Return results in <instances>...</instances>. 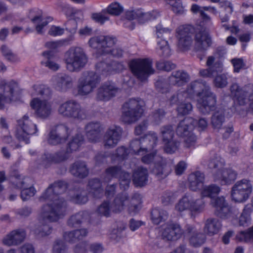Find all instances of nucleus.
Masks as SVG:
<instances>
[{"mask_svg": "<svg viewBox=\"0 0 253 253\" xmlns=\"http://www.w3.org/2000/svg\"><path fill=\"white\" fill-rule=\"evenodd\" d=\"M117 66H121L116 62H112L109 64L104 62L98 63L96 65V70L98 74L107 75L117 69Z\"/></svg>", "mask_w": 253, "mask_h": 253, "instance_id": "58836bf2", "label": "nucleus"}, {"mask_svg": "<svg viewBox=\"0 0 253 253\" xmlns=\"http://www.w3.org/2000/svg\"><path fill=\"white\" fill-rule=\"evenodd\" d=\"M144 101L140 98H131L123 106L121 120L126 124L135 123L144 113Z\"/></svg>", "mask_w": 253, "mask_h": 253, "instance_id": "f03ea898", "label": "nucleus"}, {"mask_svg": "<svg viewBox=\"0 0 253 253\" xmlns=\"http://www.w3.org/2000/svg\"><path fill=\"white\" fill-rule=\"evenodd\" d=\"M192 28L189 26H181L177 29V46L179 50L184 51L190 49L193 43Z\"/></svg>", "mask_w": 253, "mask_h": 253, "instance_id": "4468645a", "label": "nucleus"}, {"mask_svg": "<svg viewBox=\"0 0 253 253\" xmlns=\"http://www.w3.org/2000/svg\"><path fill=\"white\" fill-rule=\"evenodd\" d=\"M158 54L162 57L166 58L171 55V50L168 42L166 40L160 39L157 42Z\"/></svg>", "mask_w": 253, "mask_h": 253, "instance_id": "8fccbe9b", "label": "nucleus"}, {"mask_svg": "<svg viewBox=\"0 0 253 253\" xmlns=\"http://www.w3.org/2000/svg\"><path fill=\"white\" fill-rule=\"evenodd\" d=\"M179 143L175 139H173L164 143V150L169 154L174 153L178 149Z\"/></svg>", "mask_w": 253, "mask_h": 253, "instance_id": "69168bd1", "label": "nucleus"}, {"mask_svg": "<svg viewBox=\"0 0 253 253\" xmlns=\"http://www.w3.org/2000/svg\"><path fill=\"white\" fill-rule=\"evenodd\" d=\"M185 232L189 237L190 244L194 247L201 246L206 241V234L199 231L193 225L187 224L185 227Z\"/></svg>", "mask_w": 253, "mask_h": 253, "instance_id": "4be33fe9", "label": "nucleus"}, {"mask_svg": "<svg viewBox=\"0 0 253 253\" xmlns=\"http://www.w3.org/2000/svg\"><path fill=\"white\" fill-rule=\"evenodd\" d=\"M194 39V49L196 51L206 50L211 44L209 32L202 27L196 29Z\"/></svg>", "mask_w": 253, "mask_h": 253, "instance_id": "6ab92c4d", "label": "nucleus"}, {"mask_svg": "<svg viewBox=\"0 0 253 253\" xmlns=\"http://www.w3.org/2000/svg\"><path fill=\"white\" fill-rule=\"evenodd\" d=\"M43 211V207L42 209V211L41 212V222L42 224V225H41L40 227V228L39 229V234H41V236H46L49 235L51 232V228L50 226L49 225H48L47 223L48 222H54L55 221H50L49 220L44 218L42 216V212Z\"/></svg>", "mask_w": 253, "mask_h": 253, "instance_id": "5fc2aeb1", "label": "nucleus"}, {"mask_svg": "<svg viewBox=\"0 0 253 253\" xmlns=\"http://www.w3.org/2000/svg\"><path fill=\"white\" fill-rule=\"evenodd\" d=\"M211 203L215 208V214L219 217L226 218L230 215L231 208L223 196L212 199Z\"/></svg>", "mask_w": 253, "mask_h": 253, "instance_id": "b1692460", "label": "nucleus"}, {"mask_svg": "<svg viewBox=\"0 0 253 253\" xmlns=\"http://www.w3.org/2000/svg\"><path fill=\"white\" fill-rule=\"evenodd\" d=\"M142 140V145L146 148V152L150 151L156 146L158 141V137L156 133L151 132L146 134Z\"/></svg>", "mask_w": 253, "mask_h": 253, "instance_id": "79ce46f5", "label": "nucleus"}, {"mask_svg": "<svg viewBox=\"0 0 253 253\" xmlns=\"http://www.w3.org/2000/svg\"><path fill=\"white\" fill-rule=\"evenodd\" d=\"M210 87L207 85L205 82H202L200 80H195L190 83L185 91V93L189 98L192 97L194 95H197L198 97L201 96L203 92Z\"/></svg>", "mask_w": 253, "mask_h": 253, "instance_id": "cd10ccee", "label": "nucleus"}, {"mask_svg": "<svg viewBox=\"0 0 253 253\" xmlns=\"http://www.w3.org/2000/svg\"><path fill=\"white\" fill-rule=\"evenodd\" d=\"M26 233L24 230H14L3 239L2 242L4 245L8 246L18 245L23 242Z\"/></svg>", "mask_w": 253, "mask_h": 253, "instance_id": "a878e982", "label": "nucleus"}, {"mask_svg": "<svg viewBox=\"0 0 253 253\" xmlns=\"http://www.w3.org/2000/svg\"><path fill=\"white\" fill-rule=\"evenodd\" d=\"M252 210L250 208L246 207L242 212L239 220L240 226H247L251 222V213Z\"/></svg>", "mask_w": 253, "mask_h": 253, "instance_id": "6e6d98bb", "label": "nucleus"}, {"mask_svg": "<svg viewBox=\"0 0 253 253\" xmlns=\"http://www.w3.org/2000/svg\"><path fill=\"white\" fill-rule=\"evenodd\" d=\"M29 16L31 18V21L34 23L41 22V24H38L36 26V29L38 33L42 34V28L48 24V22L46 20L42 19V11L38 9L31 10Z\"/></svg>", "mask_w": 253, "mask_h": 253, "instance_id": "72a5a7b5", "label": "nucleus"}, {"mask_svg": "<svg viewBox=\"0 0 253 253\" xmlns=\"http://www.w3.org/2000/svg\"><path fill=\"white\" fill-rule=\"evenodd\" d=\"M129 147L130 150L136 155H143L146 153V148H144L142 145L141 139L132 140L130 142Z\"/></svg>", "mask_w": 253, "mask_h": 253, "instance_id": "4d7b16f0", "label": "nucleus"}, {"mask_svg": "<svg viewBox=\"0 0 253 253\" xmlns=\"http://www.w3.org/2000/svg\"><path fill=\"white\" fill-rule=\"evenodd\" d=\"M161 134L164 143L173 140L174 137V130L172 126L167 125L161 128Z\"/></svg>", "mask_w": 253, "mask_h": 253, "instance_id": "864d4df0", "label": "nucleus"}, {"mask_svg": "<svg viewBox=\"0 0 253 253\" xmlns=\"http://www.w3.org/2000/svg\"><path fill=\"white\" fill-rule=\"evenodd\" d=\"M84 142V138L81 133L73 136L68 143L67 152L72 153L79 149Z\"/></svg>", "mask_w": 253, "mask_h": 253, "instance_id": "ea45409f", "label": "nucleus"}, {"mask_svg": "<svg viewBox=\"0 0 253 253\" xmlns=\"http://www.w3.org/2000/svg\"><path fill=\"white\" fill-rule=\"evenodd\" d=\"M88 214L86 212L81 211L72 215L68 220V225L71 227H75L86 220Z\"/></svg>", "mask_w": 253, "mask_h": 253, "instance_id": "37998d69", "label": "nucleus"}, {"mask_svg": "<svg viewBox=\"0 0 253 253\" xmlns=\"http://www.w3.org/2000/svg\"><path fill=\"white\" fill-rule=\"evenodd\" d=\"M205 206L203 198H196L192 195L186 194L175 205V209L179 212L188 210L192 214H199L204 211Z\"/></svg>", "mask_w": 253, "mask_h": 253, "instance_id": "0eeeda50", "label": "nucleus"}, {"mask_svg": "<svg viewBox=\"0 0 253 253\" xmlns=\"http://www.w3.org/2000/svg\"><path fill=\"white\" fill-rule=\"evenodd\" d=\"M100 81L97 74L94 72L84 73L78 81L77 90L79 95H87L97 87Z\"/></svg>", "mask_w": 253, "mask_h": 253, "instance_id": "6e6552de", "label": "nucleus"}, {"mask_svg": "<svg viewBox=\"0 0 253 253\" xmlns=\"http://www.w3.org/2000/svg\"><path fill=\"white\" fill-rule=\"evenodd\" d=\"M42 56L45 61H42L41 64L50 69L56 71L59 68V65L53 61L54 56L51 51H45L42 53Z\"/></svg>", "mask_w": 253, "mask_h": 253, "instance_id": "de8ad7c7", "label": "nucleus"}, {"mask_svg": "<svg viewBox=\"0 0 253 253\" xmlns=\"http://www.w3.org/2000/svg\"><path fill=\"white\" fill-rule=\"evenodd\" d=\"M171 86L169 83V78L168 80H159L155 83V86L157 90L162 93L169 92Z\"/></svg>", "mask_w": 253, "mask_h": 253, "instance_id": "bf43d9fd", "label": "nucleus"}, {"mask_svg": "<svg viewBox=\"0 0 253 253\" xmlns=\"http://www.w3.org/2000/svg\"><path fill=\"white\" fill-rule=\"evenodd\" d=\"M73 81L71 77L67 75H63L58 77L56 85V88L60 91H66L72 87Z\"/></svg>", "mask_w": 253, "mask_h": 253, "instance_id": "e433bc0d", "label": "nucleus"}, {"mask_svg": "<svg viewBox=\"0 0 253 253\" xmlns=\"http://www.w3.org/2000/svg\"><path fill=\"white\" fill-rule=\"evenodd\" d=\"M70 200L76 204H85L88 201L86 192L82 189L72 190L70 193Z\"/></svg>", "mask_w": 253, "mask_h": 253, "instance_id": "c03bdc74", "label": "nucleus"}, {"mask_svg": "<svg viewBox=\"0 0 253 253\" xmlns=\"http://www.w3.org/2000/svg\"><path fill=\"white\" fill-rule=\"evenodd\" d=\"M225 121L224 112L219 109L213 113L211 117V125L214 129L219 130Z\"/></svg>", "mask_w": 253, "mask_h": 253, "instance_id": "4c0bfd02", "label": "nucleus"}, {"mask_svg": "<svg viewBox=\"0 0 253 253\" xmlns=\"http://www.w3.org/2000/svg\"><path fill=\"white\" fill-rule=\"evenodd\" d=\"M113 178H119L121 187L126 190L129 185L131 175L128 172L122 170L120 166H111L105 170L103 180L105 182H109Z\"/></svg>", "mask_w": 253, "mask_h": 253, "instance_id": "9b49d317", "label": "nucleus"}, {"mask_svg": "<svg viewBox=\"0 0 253 253\" xmlns=\"http://www.w3.org/2000/svg\"><path fill=\"white\" fill-rule=\"evenodd\" d=\"M221 228L220 222L216 218H208L205 222L203 232L205 234L213 236L217 234Z\"/></svg>", "mask_w": 253, "mask_h": 253, "instance_id": "7c9ffc66", "label": "nucleus"}, {"mask_svg": "<svg viewBox=\"0 0 253 253\" xmlns=\"http://www.w3.org/2000/svg\"><path fill=\"white\" fill-rule=\"evenodd\" d=\"M111 211L110 203L108 201H104L98 207L96 212L101 216L108 217L110 215Z\"/></svg>", "mask_w": 253, "mask_h": 253, "instance_id": "e2e57ef3", "label": "nucleus"}, {"mask_svg": "<svg viewBox=\"0 0 253 253\" xmlns=\"http://www.w3.org/2000/svg\"><path fill=\"white\" fill-rule=\"evenodd\" d=\"M67 188L66 182L57 181L50 185L40 197L41 201L49 200L52 203L43 206L42 216L50 221H57L64 216L66 212L67 204L58 194L64 192Z\"/></svg>", "mask_w": 253, "mask_h": 253, "instance_id": "f257e3e1", "label": "nucleus"}, {"mask_svg": "<svg viewBox=\"0 0 253 253\" xmlns=\"http://www.w3.org/2000/svg\"><path fill=\"white\" fill-rule=\"evenodd\" d=\"M58 112L63 117L78 121L86 119L88 116L86 109L78 101L73 99L60 104L58 108Z\"/></svg>", "mask_w": 253, "mask_h": 253, "instance_id": "20e7f679", "label": "nucleus"}, {"mask_svg": "<svg viewBox=\"0 0 253 253\" xmlns=\"http://www.w3.org/2000/svg\"><path fill=\"white\" fill-rule=\"evenodd\" d=\"M216 103L215 95L207 88L197 100V107L200 112L208 114L215 108Z\"/></svg>", "mask_w": 253, "mask_h": 253, "instance_id": "ddd939ff", "label": "nucleus"}, {"mask_svg": "<svg viewBox=\"0 0 253 253\" xmlns=\"http://www.w3.org/2000/svg\"><path fill=\"white\" fill-rule=\"evenodd\" d=\"M213 178L221 185H230L237 178V171L231 168H224L221 171H214Z\"/></svg>", "mask_w": 253, "mask_h": 253, "instance_id": "412c9836", "label": "nucleus"}, {"mask_svg": "<svg viewBox=\"0 0 253 253\" xmlns=\"http://www.w3.org/2000/svg\"><path fill=\"white\" fill-rule=\"evenodd\" d=\"M253 186L251 181L243 179L236 182L231 189V195L235 202H243L249 197L252 192Z\"/></svg>", "mask_w": 253, "mask_h": 253, "instance_id": "9d476101", "label": "nucleus"}, {"mask_svg": "<svg viewBox=\"0 0 253 253\" xmlns=\"http://www.w3.org/2000/svg\"><path fill=\"white\" fill-rule=\"evenodd\" d=\"M225 165L224 160L220 156H215L211 159L209 163V167L210 169H212V173L214 171H221L225 168Z\"/></svg>", "mask_w": 253, "mask_h": 253, "instance_id": "3c124183", "label": "nucleus"}, {"mask_svg": "<svg viewBox=\"0 0 253 253\" xmlns=\"http://www.w3.org/2000/svg\"><path fill=\"white\" fill-rule=\"evenodd\" d=\"M105 10L110 15L118 16L123 12L124 8L119 3L115 2L111 3Z\"/></svg>", "mask_w": 253, "mask_h": 253, "instance_id": "13d9d810", "label": "nucleus"}, {"mask_svg": "<svg viewBox=\"0 0 253 253\" xmlns=\"http://www.w3.org/2000/svg\"><path fill=\"white\" fill-rule=\"evenodd\" d=\"M141 203V197L139 194L135 193L130 200L126 193L118 194L115 198L111 207L112 211L118 213L124 209V207L128 205L130 213H136L139 209Z\"/></svg>", "mask_w": 253, "mask_h": 253, "instance_id": "423d86ee", "label": "nucleus"}, {"mask_svg": "<svg viewBox=\"0 0 253 253\" xmlns=\"http://www.w3.org/2000/svg\"><path fill=\"white\" fill-rule=\"evenodd\" d=\"M117 42L115 38L99 36L91 38L88 43L93 49H96L99 52L105 53L110 51L109 48L114 46Z\"/></svg>", "mask_w": 253, "mask_h": 253, "instance_id": "2eb2a0df", "label": "nucleus"}, {"mask_svg": "<svg viewBox=\"0 0 253 253\" xmlns=\"http://www.w3.org/2000/svg\"><path fill=\"white\" fill-rule=\"evenodd\" d=\"M120 91L121 89L115 83L107 82L98 88L96 97L97 100L107 101L116 96Z\"/></svg>", "mask_w": 253, "mask_h": 253, "instance_id": "dca6fc26", "label": "nucleus"}, {"mask_svg": "<svg viewBox=\"0 0 253 253\" xmlns=\"http://www.w3.org/2000/svg\"><path fill=\"white\" fill-rule=\"evenodd\" d=\"M206 66L215 74L221 72L223 70L222 62L214 56H209L207 58Z\"/></svg>", "mask_w": 253, "mask_h": 253, "instance_id": "a18cd8bd", "label": "nucleus"}, {"mask_svg": "<svg viewBox=\"0 0 253 253\" xmlns=\"http://www.w3.org/2000/svg\"><path fill=\"white\" fill-rule=\"evenodd\" d=\"M70 172L75 177L83 178L87 176L88 169L84 162L77 161L72 165Z\"/></svg>", "mask_w": 253, "mask_h": 253, "instance_id": "2f4dec72", "label": "nucleus"}, {"mask_svg": "<svg viewBox=\"0 0 253 253\" xmlns=\"http://www.w3.org/2000/svg\"><path fill=\"white\" fill-rule=\"evenodd\" d=\"M227 79V75L225 74L217 75L214 79V84L217 87H224L228 84Z\"/></svg>", "mask_w": 253, "mask_h": 253, "instance_id": "774afa93", "label": "nucleus"}, {"mask_svg": "<svg viewBox=\"0 0 253 253\" xmlns=\"http://www.w3.org/2000/svg\"><path fill=\"white\" fill-rule=\"evenodd\" d=\"M184 231L177 223H169L163 228L161 236L163 239L166 241H174L180 238Z\"/></svg>", "mask_w": 253, "mask_h": 253, "instance_id": "5701e85b", "label": "nucleus"}, {"mask_svg": "<svg viewBox=\"0 0 253 253\" xmlns=\"http://www.w3.org/2000/svg\"><path fill=\"white\" fill-rule=\"evenodd\" d=\"M33 91L32 92V96L38 95L42 96H48L50 95L49 88L45 85L38 84L33 86Z\"/></svg>", "mask_w": 253, "mask_h": 253, "instance_id": "603ef678", "label": "nucleus"}, {"mask_svg": "<svg viewBox=\"0 0 253 253\" xmlns=\"http://www.w3.org/2000/svg\"><path fill=\"white\" fill-rule=\"evenodd\" d=\"M166 114L163 109H158L154 110L150 116V119L155 123H159L164 119Z\"/></svg>", "mask_w": 253, "mask_h": 253, "instance_id": "338daca9", "label": "nucleus"}, {"mask_svg": "<svg viewBox=\"0 0 253 253\" xmlns=\"http://www.w3.org/2000/svg\"><path fill=\"white\" fill-rule=\"evenodd\" d=\"M237 239L241 242H253V226L247 231H241L237 236Z\"/></svg>", "mask_w": 253, "mask_h": 253, "instance_id": "052dcab7", "label": "nucleus"}, {"mask_svg": "<svg viewBox=\"0 0 253 253\" xmlns=\"http://www.w3.org/2000/svg\"><path fill=\"white\" fill-rule=\"evenodd\" d=\"M193 109V106L190 102H181L178 104L176 111L179 115L184 116L189 114Z\"/></svg>", "mask_w": 253, "mask_h": 253, "instance_id": "0e129e2a", "label": "nucleus"}, {"mask_svg": "<svg viewBox=\"0 0 253 253\" xmlns=\"http://www.w3.org/2000/svg\"><path fill=\"white\" fill-rule=\"evenodd\" d=\"M169 83L172 85L181 86L190 80V76L186 72L178 70L172 73L169 77Z\"/></svg>", "mask_w": 253, "mask_h": 253, "instance_id": "c756f323", "label": "nucleus"}, {"mask_svg": "<svg viewBox=\"0 0 253 253\" xmlns=\"http://www.w3.org/2000/svg\"><path fill=\"white\" fill-rule=\"evenodd\" d=\"M30 105L35 110V114L38 118L46 119L51 114L52 103L47 100H41L38 98H34L31 100Z\"/></svg>", "mask_w": 253, "mask_h": 253, "instance_id": "f3484780", "label": "nucleus"}, {"mask_svg": "<svg viewBox=\"0 0 253 253\" xmlns=\"http://www.w3.org/2000/svg\"><path fill=\"white\" fill-rule=\"evenodd\" d=\"M87 233L88 232L85 229L76 230L71 232H65L64 234V238L67 241L73 243L86 237Z\"/></svg>", "mask_w": 253, "mask_h": 253, "instance_id": "c9c22d12", "label": "nucleus"}, {"mask_svg": "<svg viewBox=\"0 0 253 253\" xmlns=\"http://www.w3.org/2000/svg\"><path fill=\"white\" fill-rule=\"evenodd\" d=\"M69 135V128L66 126L57 125L49 132L47 141L50 144L56 145L65 142Z\"/></svg>", "mask_w": 253, "mask_h": 253, "instance_id": "a211bd4d", "label": "nucleus"}, {"mask_svg": "<svg viewBox=\"0 0 253 253\" xmlns=\"http://www.w3.org/2000/svg\"><path fill=\"white\" fill-rule=\"evenodd\" d=\"M102 128L98 122H91L85 126L86 137L91 142H97L100 139Z\"/></svg>", "mask_w": 253, "mask_h": 253, "instance_id": "bb28decb", "label": "nucleus"}, {"mask_svg": "<svg viewBox=\"0 0 253 253\" xmlns=\"http://www.w3.org/2000/svg\"><path fill=\"white\" fill-rule=\"evenodd\" d=\"M193 121V119L191 118H185L180 121L176 128L177 134L183 137L191 132Z\"/></svg>", "mask_w": 253, "mask_h": 253, "instance_id": "473e14b6", "label": "nucleus"}, {"mask_svg": "<svg viewBox=\"0 0 253 253\" xmlns=\"http://www.w3.org/2000/svg\"><path fill=\"white\" fill-rule=\"evenodd\" d=\"M122 129L120 126H113L108 128L103 136V143L106 149L115 147L120 140Z\"/></svg>", "mask_w": 253, "mask_h": 253, "instance_id": "aec40b11", "label": "nucleus"}, {"mask_svg": "<svg viewBox=\"0 0 253 253\" xmlns=\"http://www.w3.org/2000/svg\"><path fill=\"white\" fill-rule=\"evenodd\" d=\"M64 61L68 70L79 72L85 66L88 58L83 48L73 46L65 53Z\"/></svg>", "mask_w": 253, "mask_h": 253, "instance_id": "7ed1b4c3", "label": "nucleus"}, {"mask_svg": "<svg viewBox=\"0 0 253 253\" xmlns=\"http://www.w3.org/2000/svg\"><path fill=\"white\" fill-rule=\"evenodd\" d=\"M0 89L3 92L2 94H0V109H2L5 103H10L18 99V87L17 84L13 81L6 82L3 80L0 82Z\"/></svg>", "mask_w": 253, "mask_h": 253, "instance_id": "1a4fd4ad", "label": "nucleus"}, {"mask_svg": "<svg viewBox=\"0 0 253 253\" xmlns=\"http://www.w3.org/2000/svg\"><path fill=\"white\" fill-rule=\"evenodd\" d=\"M156 34L158 39L170 38L171 36V30L167 28H164L161 24H158L156 27Z\"/></svg>", "mask_w": 253, "mask_h": 253, "instance_id": "680f3d73", "label": "nucleus"}, {"mask_svg": "<svg viewBox=\"0 0 253 253\" xmlns=\"http://www.w3.org/2000/svg\"><path fill=\"white\" fill-rule=\"evenodd\" d=\"M156 162L152 172L159 179L166 177L171 172L170 165L160 156L155 157Z\"/></svg>", "mask_w": 253, "mask_h": 253, "instance_id": "393cba45", "label": "nucleus"}, {"mask_svg": "<svg viewBox=\"0 0 253 253\" xmlns=\"http://www.w3.org/2000/svg\"><path fill=\"white\" fill-rule=\"evenodd\" d=\"M168 217L167 211L158 208L153 209L151 211V219L155 224H159L166 220Z\"/></svg>", "mask_w": 253, "mask_h": 253, "instance_id": "49530a36", "label": "nucleus"}, {"mask_svg": "<svg viewBox=\"0 0 253 253\" xmlns=\"http://www.w3.org/2000/svg\"><path fill=\"white\" fill-rule=\"evenodd\" d=\"M205 179V174L200 171H196L191 173L188 179L189 189L194 191L202 189Z\"/></svg>", "mask_w": 253, "mask_h": 253, "instance_id": "c85d7f7f", "label": "nucleus"}, {"mask_svg": "<svg viewBox=\"0 0 253 253\" xmlns=\"http://www.w3.org/2000/svg\"><path fill=\"white\" fill-rule=\"evenodd\" d=\"M19 128L16 132V137L20 141H23L26 143H29V136L35 134L37 131L36 124L29 119L28 116L25 115L18 121Z\"/></svg>", "mask_w": 253, "mask_h": 253, "instance_id": "f8f14e48", "label": "nucleus"}, {"mask_svg": "<svg viewBox=\"0 0 253 253\" xmlns=\"http://www.w3.org/2000/svg\"><path fill=\"white\" fill-rule=\"evenodd\" d=\"M88 189L89 193L94 197L99 198L103 195V189L100 180L98 179H93L89 181Z\"/></svg>", "mask_w": 253, "mask_h": 253, "instance_id": "a19ab883", "label": "nucleus"}, {"mask_svg": "<svg viewBox=\"0 0 253 253\" xmlns=\"http://www.w3.org/2000/svg\"><path fill=\"white\" fill-rule=\"evenodd\" d=\"M201 192V196L203 197H210L211 200L214 199L213 197L217 194L220 191V188L215 184H211L208 186L203 187Z\"/></svg>", "mask_w": 253, "mask_h": 253, "instance_id": "09e8293b", "label": "nucleus"}, {"mask_svg": "<svg viewBox=\"0 0 253 253\" xmlns=\"http://www.w3.org/2000/svg\"><path fill=\"white\" fill-rule=\"evenodd\" d=\"M129 67L133 75L141 82L146 81L154 74L152 60L149 58H137L131 60Z\"/></svg>", "mask_w": 253, "mask_h": 253, "instance_id": "39448f33", "label": "nucleus"}, {"mask_svg": "<svg viewBox=\"0 0 253 253\" xmlns=\"http://www.w3.org/2000/svg\"><path fill=\"white\" fill-rule=\"evenodd\" d=\"M148 171L146 169L139 167L133 174V181L137 186H144L148 181Z\"/></svg>", "mask_w": 253, "mask_h": 253, "instance_id": "f704fd0d", "label": "nucleus"}]
</instances>
